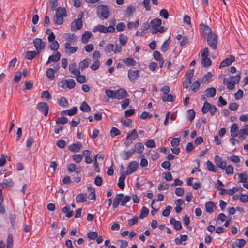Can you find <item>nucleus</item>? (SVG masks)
Listing matches in <instances>:
<instances>
[{
	"label": "nucleus",
	"mask_w": 248,
	"mask_h": 248,
	"mask_svg": "<svg viewBox=\"0 0 248 248\" xmlns=\"http://www.w3.org/2000/svg\"><path fill=\"white\" fill-rule=\"evenodd\" d=\"M127 95L126 91L123 89H120L117 91H114V99H122L126 97Z\"/></svg>",
	"instance_id": "obj_9"
},
{
	"label": "nucleus",
	"mask_w": 248,
	"mask_h": 248,
	"mask_svg": "<svg viewBox=\"0 0 248 248\" xmlns=\"http://www.w3.org/2000/svg\"><path fill=\"white\" fill-rule=\"evenodd\" d=\"M204 93L207 97H213L216 95V90L214 87L209 88L205 90Z\"/></svg>",
	"instance_id": "obj_25"
},
{
	"label": "nucleus",
	"mask_w": 248,
	"mask_h": 248,
	"mask_svg": "<svg viewBox=\"0 0 248 248\" xmlns=\"http://www.w3.org/2000/svg\"><path fill=\"white\" fill-rule=\"evenodd\" d=\"M82 155L81 154H74L73 155V159L77 163H80L82 160Z\"/></svg>",
	"instance_id": "obj_53"
},
{
	"label": "nucleus",
	"mask_w": 248,
	"mask_h": 248,
	"mask_svg": "<svg viewBox=\"0 0 248 248\" xmlns=\"http://www.w3.org/2000/svg\"><path fill=\"white\" fill-rule=\"evenodd\" d=\"M212 74L211 72H208L205 75L202 79V82L203 83H209L212 79Z\"/></svg>",
	"instance_id": "obj_35"
},
{
	"label": "nucleus",
	"mask_w": 248,
	"mask_h": 248,
	"mask_svg": "<svg viewBox=\"0 0 248 248\" xmlns=\"http://www.w3.org/2000/svg\"><path fill=\"white\" fill-rule=\"evenodd\" d=\"M82 21L80 19L74 20L71 24V28L73 31L80 30L82 28Z\"/></svg>",
	"instance_id": "obj_10"
},
{
	"label": "nucleus",
	"mask_w": 248,
	"mask_h": 248,
	"mask_svg": "<svg viewBox=\"0 0 248 248\" xmlns=\"http://www.w3.org/2000/svg\"><path fill=\"white\" fill-rule=\"evenodd\" d=\"M121 122L122 124L125 127L129 126L132 124V120L128 118L122 119Z\"/></svg>",
	"instance_id": "obj_58"
},
{
	"label": "nucleus",
	"mask_w": 248,
	"mask_h": 248,
	"mask_svg": "<svg viewBox=\"0 0 248 248\" xmlns=\"http://www.w3.org/2000/svg\"><path fill=\"white\" fill-rule=\"evenodd\" d=\"M123 167L122 166L121 170L122 171V172L121 176L119 178V182L118 183V186L121 189H124V188L125 184L124 181L125 179L126 176L128 175L127 174H126V173L124 172H123Z\"/></svg>",
	"instance_id": "obj_13"
},
{
	"label": "nucleus",
	"mask_w": 248,
	"mask_h": 248,
	"mask_svg": "<svg viewBox=\"0 0 248 248\" xmlns=\"http://www.w3.org/2000/svg\"><path fill=\"white\" fill-rule=\"evenodd\" d=\"M140 71L138 70H129L128 71V76L129 80L131 82L135 81L138 78Z\"/></svg>",
	"instance_id": "obj_14"
},
{
	"label": "nucleus",
	"mask_w": 248,
	"mask_h": 248,
	"mask_svg": "<svg viewBox=\"0 0 248 248\" xmlns=\"http://www.w3.org/2000/svg\"><path fill=\"white\" fill-rule=\"evenodd\" d=\"M202 64L204 67H208L211 65L212 61L211 59L209 58H208V57H202Z\"/></svg>",
	"instance_id": "obj_39"
},
{
	"label": "nucleus",
	"mask_w": 248,
	"mask_h": 248,
	"mask_svg": "<svg viewBox=\"0 0 248 248\" xmlns=\"http://www.w3.org/2000/svg\"><path fill=\"white\" fill-rule=\"evenodd\" d=\"M88 237L91 240H94L98 237V233L96 231L90 232L87 233Z\"/></svg>",
	"instance_id": "obj_56"
},
{
	"label": "nucleus",
	"mask_w": 248,
	"mask_h": 248,
	"mask_svg": "<svg viewBox=\"0 0 248 248\" xmlns=\"http://www.w3.org/2000/svg\"><path fill=\"white\" fill-rule=\"evenodd\" d=\"M139 164L136 161H131L127 167V170L124 171V172L126 173V174L127 175L131 174L137 170Z\"/></svg>",
	"instance_id": "obj_8"
},
{
	"label": "nucleus",
	"mask_w": 248,
	"mask_h": 248,
	"mask_svg": "<svg viewBox=\"0 0 248 248\" xmlns=\"http://www.w3.org/2000/svg\"><path fill=\"white\" fill-rule=\"evenodd\" d=\"M92 33L91 32L86 31L82 35V42L83 43H86L88 42L89 39L91 36Z\"/></svg>",
	"instance_id": "obj_38"
},
{
	"label": "nucleus",
	"mask_w": 248,
	"mask_h": 248,
	"mask_svg": "<svg viewBox=\"0 0 248 248\" xmlns=\"http://www.w3.org/2000/svg\"><path fill=\"white\" fill-rule=\"evenodd\" d=\"M195 117V112L193 109L187 111V117L189 121H192Z\"/></svg>",
	"instance_id": "obj_60"
},
{
	"label": "nucleus",
	"mask_w": 248,
	"mask_h": 248,
	"mask_svg": "<svg viewBox=\"0 0 248 248\" xmlns=\"http://www.w3.org/2000/svg\"><path fill=\"white\" fill-rule=\"evenodd\" d=\"M149 210L147 208L144 207L140 211V213L139 216L140 219H143L145 218L149 214Z\"/></svg>",
	"instance_id": "obj_42"
},
{
	"label": "nucleus",
	"mask_w": 248,
	"mask_h": 248,
	"mask_svg": "<svg viewBox=\"0 0 248 248\" xmlns=\"http://www.w3.org/2000/svg\"><path fill=\"white\" fill-rule=\"evenodd\" d=\"M235 61V57L233 55H230L229 57L224 60L220 64V68L225 67L231 65Z\"/></svg>",
	"instance_id": "obj_15"
},
{
	"label": "nucleus",
	"mask_w": 248,
	"mask_h": 248,
	"mask_svg": "<svg viewBox=\"0 0 248 248\" xmlns=\"http://www.w3.org/2000/svg\"><path fill=\"white\" fill-rule=\"evenodd\" d=\"M200 86V83L199 81H196L193 83L191 86V90L193 92H196L198 90Z\"/></svg>",
	"instance_id": "obj_61"
},
{
	"label": "nucleus",
	"mask_w": 248,
	"mask_h": 248,
	"mask_svg": "<svg viewBox=\"0 0 248 248\" xmlns=\"http://www.w3.org/2000/svg\"><path fill=\"white\" fill-rule=\"evenodd\" d=\"M240 73L239 72L235 76H230L228 78H224V83H226L227 88L229 90H232L234 88V85L239 83L240 80Z\"/></svg>",
	"instance_id": "obj_3"
},
{
	"label": "nucleus",
	"mask_w": 248,
	"mask_h": 248,
	"mask_svg": "<svg viewBox=\"0 0 248 248\" xmlns=\"http://www.w3.org/2000/svg\"><path fill=\"white\" fill-rule=\"evenodd\" d=\"M144 149V147L143 144L142 143L139 142L135 144L134 151H135V152L140 154L143 152Z\"/></svg>",
	"instance_id": "obj_32"
},
{
	"label": "nucleus",
	"mask_w": 248,
	"mask_h": 248,
	"mask_svg": "<svg viewBox=\"0 0 248 248\" xmlns=\"http://www.w3.org/2000/svg\"><path fill=\"white\" fill-rule=\"evenodd\" d=\"M76 85L75 81L70 79L69 80H63L60 82V86L63 89L68 88L69 89L73 88Z\"/></svg>",
	"instance_id": "obj_7"
},
{
	"label": "nucleus",
	"mask_w": 248,
	"mask_h": 248,
	"mask_svg": "<svg viewBox=\"0 0 248 248\" xmlns=\"http://www.w3.org/2000/svg\"><path fill=\"white\" fill-rule=\"evenodd\" d=\"M110 135L112 137H114L116 136L119 135L121 134L120 130L116 128L113 127L110 131Z\"/></svg>",
	"instance_id": "obj_59"
},
{
	"label": "nucleus",
	"mask_w": 248,
	"mask_h": 248,
	"mask_svg": "<svg viewBox=\"0 0 248 248\" xmlns=\"http://www.w3.org/2000/svg\"><path fill=\"white\" fill-rule=\"evenodd\" d=\"M39 53L35 51H28L26 52V58L29 60H32Z\"/></svg>",
	"instance_id": "obj_36"
},
{
	"label": "nucleus",
	"mask_w": 248,
	"mask_h": 248,
	"mask_svg": "<svg viewBox=\"0 0 248 248\" xmlns=\"http://www.w3.org/2000/svg\"><path fill=\"white\" fill-rule=\"evenodd\" d=\"M97 14L99 18L103 19H107L110 16L109 8L106 5H99L97 7Z\"/></svg>",
	"instance_id": "obj_4"
},
{
	"label": "nucleus",
	"mask_w": 248,
	"mask_h": 248,
	"mask_svg": "<svg viewBox=\"0 0 248 248\" xmlns=\"http://www.w3.org/2000/svg\"><path fill=\"white\" fill-rule=\"evenodd\" d=\"M68 170L70 172H75L76 173L78 174L81 171L80 167L77 168V166L75 164H70L67 167Z\"/></svg>",
	"instance_id": "obj_23"
},
{
	"label": "nucleus",
	"mask_w": 248,
	"mask_h": 248,
	"mask_svg": "<svg viewBox=\"0 0 248 248\" xmlns=\"http://www.w3.org/2000/svg\"><path fill=\"white\" fill-rule=\"evenodd\" d=\"M14 183L11 178L4 179L1 184V187L3 188L12 187Z\"/></svg>",
	"instance_id": "obj_26"
},
{
	"label": "nucleus",
	"mask_w": 248,
	"mask_h": 248,
	"mask_svg": "<svg viewBox=\"0 0 248 248\" xmlns=\"http://www.w3.org/2000/svg\"><path fill=\"white\" fill-rule=\"evenodd\" d=\"M231 136L232 138L236 137L238 136L239 133L238 126L236 123H233L230 130Z\"/></svg>",
	"instance_id": "obj_19"
},
{
	"label": "nucleus",
	"mask_w": 248,
	"mask_h": 248,
	"mask_svg": "<svg viewBox=\"0 0 248 248\" xmlns=\"http://www.w3.org/2000/svg\"><path fill=\"white\" fill-rule=\"evenodd\" d=\"M207 37V41L209 46L214 50H216L217 46L218 38L216 34L213 33Z\"/></svg>",
	"instance_id": "obj_5"
},
{
	"label": "nucleus",
	"mask_w": 248,
	"mask_h": 248,
	"mask_svg": "<svg viewBox=\"0 0 248 248\" xmlns=\"http://www.w3.org/2000/svg\"><path fill=\"white\" fill-rule=\"evenodd\" d=\"M60 67L58 64L56 65L54 68H49L46 71V76L50 79L53 80L54 79V73L58 71Z\"/></svg>",
	"instance_id": "obj_16"
},
{
	"label": "nucleus",
	"mask_w": 248,
	"mask_h": 248,
	"mask_svg": "<svg viewBox=\"0 0 248 248\" xmlns=\"http://www.w3.org/2000/svg\"><path fill=\"white\" fill-rule=\"evenodd\" d=\"M61 57V54L60 52H57V53L55 55H52L49 56L47 61L46 62V64L47 65L52 62H58Z\"/></svg>",
	"instance_id": "obj_21"
},
{
	"label": "nucleus",
	"mask_w": 248,
	"mask_h": 248,
	"mask_svg": "<svg viewBox=\"0 0 248 248\" xmlns=\"http://www.w3.org/2000/svg\"><path fill=\"white\" fill-rule=\"evenodd\" d=\"M13 244V235L12 234H9L7 238V248H12Z\"/></svg>",
	"instance_id": "obj_49"
},
{
	"label": "nucleus",
	"mask_w": 248,
	"mask_h": 248,
	"mask_svg": "<svg viewBox=\"0 0 248 248\" xmlns=\"http://www.w3.org/2000/svg\"><path fill=\"white\" fill-rule=\"evenodd\" d=\"M76 79L78 82L80 83H84L86 81V77L84 75H76Z\"/></svg>",
	"instance_id": "obj_54"
},
{
	"label": "nucleus",
	"mask_w": 248,
	"mask_h": 248,
	"mask_svg": "<svg viewBox=\"0 0 248 248\" xmlns=\"http://www.w3.org/2000/svg\"><path fill=\"white\" fill-rule=\"evenodd\" d=\"M59 105L62 107H67L68 105V102L66 98L62 97L58 100Z\"/></svg>",
	"instance_id": "obj_52"
},
{
	"label": "nucleus",
	"mask_w": 248,
	"mask_h": 248,
	"mask_svg": "<svg viewBox=\"0 0 248 248\" xmlns=\"http://www.w3.org/2000/svg\"><path fill=\"white\" fill-rule=\"evenodd\" d=\"M215 204L212 201H209L205 204L206 211L207 213H212L214 211Z\"/></svg>",
	"instance_id": "obj_31"
},
{
	"label": "nucleus",
	"mask_w": 248,
	"mask_h": 248,
	"mask_svg": "<svg viewBox=\"0 0 248 248\" xmlns=\"http://www.w3.org/2000/svg\"><path fill=\"white\" fill-rule=\"evenodd\" d=\"M159 15L160 16L163 17L165 19H168L169 17V13L168 11L165 9H163L160 10L159 12Z\"/></svg>",
	"instance_id": "obj_57"
},
{
	"label": "nucleus",
	"mask_w": 248,
	"mask_h": 248,
	"mask_svg": "<svg viewBox=\"0 0 248 248\" xmlns=\"http://www.w3.org/2000/svg\"><path fill=\"white\" fill-rule=\"evenodd\" d=\"M105 51L106 53H109L111 52L114 53V45L113 44H108L105 48Z\"/></svg>",
	"instance_id": "obj_48"
},
{
	"label": "nucleus",
	"mask_w": 248,
	"mask_h": 248,
	"mask_svg": "<svg viewBox=\"0 0 248 248\" xmlns=\"http://www.w3.org/2000/svg\"><path fill=\"white\" fill-rule=\"evenodd\" d=\"M90 62L91 60L90 59H85L80 62L79 68L81 70H83L88 67Z\"/></svg>",
	"instance_id": "obj_28"
},
{
	"label": "nucleus",
	"mask_w": 248,
	"mask_h": 248,
	"mask_svg": "<svg viewBox=\"0 0 248 248\" xmlns=\"http://www.w3.org/2000/svg\"><path fill=\"white\" fill-rule=\"evenodd\" d=\"M170 43V36L161 46V50L164 52L167 51L169 47V44Z\"/></svg>",
	"instance_id": "obj_33"
},
{
	"label": "nucleus",
	"mask_w": 248,
	"mask_h": 248,
	"mask_svg": "<svg viewBox=\"0 0 248 248\" xmlns=\"http://www.w3.org/2000/svg\"><path fill=\"white\" fill-rule=\"evenodd\" d=\"M124 195L123 194H118L116 195L115 198L114 199L112 205L114 209L116 208L118 206L120 202L124 198Z\"/></svg>",
	"instance_id": "obj_20"
},
{
	"label": "nucleus",
	"mask_w": 248,
	"mask_h": 248,
	"mask_svg": "<svg viewBox=\"0 0 248 248\" xmlns=\"http://www.w3.org/2000/svg\"><path fill=\"white\" fill-rule=\"evenodd\" d=\"M68 122V119L64 117H61L57 118L56 123L57 124H64Z\"/></svg>",
	"instance_id": "obj_50"
},
{
	"label": "nucleus",
	"mask_w": 248,
	"mask_h": 248,
	"mask_svg": "<svg viewBox=\"0 0 248 248\" xmlns=\"http://www.w3.org/2000/svg\"><path fill=\"white\" fill-rule=\"evenodd\" d=\"M76 66L75 63L71 64L69 66V71L75 76L78 75L80 73L79 70L76 68Z\"/></svg>",
	"instance_id": "obj_27"
},
{
	"label": "nucleus",
	"mask_w": 248,
	"mask_h": 248,
	"mask_svg": "<svg viewBox=\"0 0 248 248\" xmlns=\"http://www.w3.org/2000/svg\"><path fill=\"white\" fill-rule=\"evenodd\" d=\"M162 20L159 18H155L150 22V25L152 27L151 32L152 34H155L157 32L163 33L166 29L163 26H161Z\"/></svg>",
	"instance_id": "obj_1"
},
{
	"label": "nucleus",
	"mask_w": 248,
	"mask_h": 248,
	"mask_svg": "<svg viewBox=\"0 0 248 248\" xmlns=\"http://www.w3.org/2000/svg\"><path fill=\"white\" fill-rule=\"evenodd\" d=\"M170 221V223L173 225L175 230H180L182 229V225L180 221H176L174 218H171Z\"/></svg>",
	"instance_id": "obj_30"
},
{
	"label": "nucleus",
	"mask_w": 248,
	"mask_h": 248,
	"mask_svg": "<svg viewBox=\"0 0 248 248\" xmlns=\"http://www.w3.org/2000/svg\"><path fill=\"white\" fill-rule=\"evenodd\" d=\"M124 62L127 65L133 67L135 66L137 64L136 61L131 58H127L124 59Z\"/></svg>",
	"instance_id": "obj_41"
},
{
	"label": "nucleus",
	"mask_w": 248,
	"mask_h": 248,
	"mask_svg": "<svg viewBox=\"0 0 248 248\" xmlns=\"http://www.w3.org/2000/svg\"><path fill=\"white\" fill-rule=\"evenodd\" d=\"M64 38L70 42H74L76 41V36L74 34L66 33L64 35Z\"/></svg>",
	"instance_id": "obj_44"
},
{
	"label": "nucleus",
	"mask_w": 248,
	"mask_h": 248,
	"mask_svg": "<svg viewBox=\"0 0 248 248\" xmlns=\"http://www.w3.org/2000/svg\"><path fill=\"white\" fill-rule=\"evenodd\" d=\"M66 16L65 8L60 7L56 9L55 16L53 17V20L56 24L61 25L63 23L64 17Z\"/></svg>",
	"instance_id": "obj_2"
},
{
	"label": "nucleus",
	"mask_w": 248,
	"mask_h": 248,
	"mask_svg": "<svg viewBox=\"0 0 248 248\" xmlns=\"http://www.w3.org/2000/svg\"><path fill=\"white\" fill-rule=\"evenodd\" d=\"M37 108L39 110L43 112L45 116H47L48 113L49 107L46 103H39L37 105Z\"/></svg>",
	"instance_id": "obj_11"
},
{
	"label": "nucleus",
	"mask_w": 248,
	"mask_h": 248,
	"mask_svg": "<svg viewBox=\"0 0 248 248\" xmlns=\"http://www.w3.org/2000/svg\"><path fill=\"white\" fill-rule=\"evenodd\" d=\"M210 104L208 102H205L202 107V110L203 113H206L209 110Z\"/></svg>",
	"instance_id": "obj_62"
},
{
	"label": "nucleus",
	"mask_w": 248,
	"mask_h": 248,
	"mask_svg": "<svg viewBox=\"0 0 248 248\" xmlns=\"http://www.w3.org/2000/svg\"><path fill=\"white\" fill-rule=\"evenodd\" d=\"M51 44L49 46L50 48L52 50L56 51L58 49L59 47V43L56 41L51 42Z\"/></svg>",
	"instance_id": "obj_55"
},
{
	"label": "nucleus",
	"mask_w": 248,
	"mask_h": 248,
	"mask_svg": "<svg viewBox=\"0 0 248 248\" xmlns=\"http://www.w3.org/2000/svg\"><path fill=\"white\" fill-rule=\"evenodd\" d=\"M87 199V195L85 193L79 194L76 197V200L78 202H84Z\"/></svg>",
	"instance_id": "obj_29"
},
{
	"label": "nucleus",
	"mask_w": 248,
	"mask_h": 248,
	"mask_svg": "<svg viewBox=\"0 0 248 248\" xmlns=\"http://www.w3.org/2000/svg\"><path fill=\"white\" fill-rule=\"evenodd\" d=\"M116 23V20L115 19H112L109 21V26L108 27L109 31V33H113L115 31L114 28Z\"/></svg>",
	"instance_id": "obj_37"
},
{
	"label": "nucleus",
	"mask_w": 248,
	"mask_h": 248,
	"mask_svg": "<svg viewBox=\"0 0 248 248\" xmlns=\"http://www.w3.org/2000/svg\"><path fill=\"white\" fill-rule=\"evenodd\" d=\"M200 27L202 32V35L204 37H207L209 35L213 33L211 29L203 23L200 24Z\"/></svg>",
	"instance_id": "obj_12"
},
{
	"label": "nucleus",
	"mask_w": 248,
	"mask_h": 248,
	"mask_svg": "<svg viewBox=\"0 0 248 248\" xmlns=\"http://www.w3.org/2000/svg\"><path fill=\"white\" fill-rule=\"evenodd\" d=\"M170 187L169 184L167 183H161L158 186V189L159 190H164L169 189Z\"/></svg>",
	"instance_id": "obj_63"
},
{
	"label": "nucleus",
	"mask_w": 248,
	"mask_h": 248,
	"mask_svg": "<svg viewBox=\"0 0 248 248\" xmlns=\"http://www.w3.org/2000/svg\"><path fill=\"white\" fill-rule=\"evenodd\" d=\"M62 212L63 213H67L66 215V217L67 218H70L74 215V212L73 211H70V207L69 205H66L62 209Z\"/></svg>",
	"instance_id": "obj_34"
},
{
	"label": "nucleus",
	"mask_w": 248,
	"mask_h": 248,
	"mask_svg": "<svg viewBox=\"0 0 248 248\" xmlns=\"http://www.w3.org/2000/svg\"><path fill=\"white\" fill-rule=\"evenodd\" d=\"M125 28L126 25L124 22L119 23L116 26V30L119 32L122 31Z\"/></svg>",
	"instance_id": "obj_64"
},
{
	"label": "nucleus",
	"mask_w": 248,
	"mask_h": 248,
	"mask_svg": "<svg viewBox=\"0 0 248 248\" xmlns=\"http://www.w3.org/2000/svg\"><path fill=\"white\" fill-rule=\"evenodd\" d=\"M80 109L83 112H90L91 110V107L85 101L82 102L80 107Z\"/></svg>",
	"instance_id": "obj_40"
},
{
	"label": "nucleus",
	"mask_w": 248,
	"mask_h": 248,
	"mask_svg": "<svg viewBox=\"0 0 248 248\" xmlns=\"http://www.w3.org/2000/svg\"><path fill=\"white\" fill-rule=\"evenodd\" d=\"M138 137V134L136 129L132 130L131 132L128 133L126 136V139L131 141V143Z\"/></svg>",
	"instance_id": "obj_22"
},
{
	"label": "nucleus",
	"mask_w": 248,
	"mask_h": 248,
	"mask_svg": "<svg viewBox=\"0 0 248 248\" xmlns=\"http://www.w3.org/2000/svg\"><path fill=\"white\" fill-rule=\"evenodd\" d=\"M239 182L245 183L248 179V175L246 173H240L238 174Z\"/></svg>",
	"instance_id": "obj_51"
},
{
	"label": "nucleus",
	"mask_w": 248,
	"mask_h": 248,
	"mask_svg": "<svg viewBox=\"0 0 248 248\" xmlns=\"http://www.w3.org/2000/svg\"><path fill=\"white\" fill-rule=\"evenodd\" d=\"M135 153L134 149H131L128 151L124 153L123 158L124 160H127Z\"/></svg>",
	"instance_id": "obj_46"
},
{
	"label": "nucleus",
	"mask_w": 248,
	"mask_h": 248,
	"mask_svg": "<svg viewBox=\"0 0 248 248\" xmlns=\"http://www.w3.org/2000/svg\"><path fill=\"white\" fill-rule=\"evenodd\" d=\"M206 166L207 169L210 171L215 172L217 171V168L210 160L207 161Z\"/></svg>",
	"instance_id": "obj_43"
},
{
	"label": "nucleus",
	"mask_w": 248,
	"mask_h": 248,
	"mask_svg": "<svg viewBox=\"0 0 248 248\" xmlns=\"http://www.w3.org/2000/svg\"><path fill=\"white\" fill-rule=\"evenodd\" d=\"M33 44L38 53H40V51L43 50L46 46V43L40 38H35L33 40Z\"/></svg>",
	"instance_id": "obj_6"
},
{
	"label": "nucleus",
	"mask_w": 248,
	"mask_h": 248,
	"mask_svg": "<svg viewBox=\"0 0 248 248\" xmlns=\"http://www.w3.org/2000/svg\"><path fill=\"white\" fill-rule=\"evenodd\" d=\"M119 41L120 43L122 46H124L126 45L128 38L126 36L123 35V34H120L119 35Z\"/></svg>",
	"instance_id": "obj_47"
},
{
	"label": "nucleus",
	"mask_w": 248,
	"mask_h": 248,
	"mask_svg": "<svg viewBox=\"0 0 248 248\" xmlns=\"http://www.w3.org/2000/svg\"><path fill=\"white\" fill-rule=\"evenodd\" d=\"M93 31L94 32L99 31L101 33H107L108 32L109 33V31L108 30V27H106L105 26L102 25H99L95 26L93 29Z\"/></svg>",
	"instance_id": "obj_17"
},
{
	"label": "nucleus",
	"mask_w": 248,
	"mask_h": 248,
	"mask_svg": "<svg viewBox=\"0 0 248 248\" xmlns=\"http://www.w3.org/2000/svg\"><path fill=\"white\" fill-rule=\"evenodd\" d=\"M175 96L172 95L171 94H167L166 95H164L162 99L163 102L169 101V102H173L174 101V99Z\"/></svg>",
	"instance_id": "obj_45"
},
{
	"label": "nucleus",
	"mask_w": 248,
	"mask_h": 248,
	"mask_svg": "<svg viewBox=\"0 0 248 248\" xmlns=\"http://www.w3.org/2000/svg\"><path fill=\"white\" fill-rule=\"evenodd\" d=\"M215 163L218 167L220 168L221 169H225L226 167V163L225 161H223L220 157L218 155L215 156Z\"/></svg>",
	"instance_id": "obj_18"
},
{
	"label": "nucleus",
	"mask_w": 248,
	"mask_h": 248,
	"mask_svg": "<svg viewBox=\"0 0 248 248\" xmlns=\"http://www.w3.org/2000/svg\"><path fill=\"white\" fill-rule=\"evenodd\" d=\"M82 147V144L78 142L69 146L68 149L71 152H78Z\"/></svg>",
	"instance_id": "obj_24"
}]
</instances>
